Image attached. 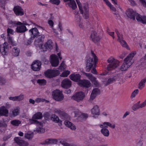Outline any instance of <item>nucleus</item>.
Segmentation results:
<instances>
[{"mask_svg":"<svg viewBox=\"0 0 146 146\" xmlns=\"http://www.w3.org/2000/svg\"><path fill=\"white\" fill-rule=\"evenodd\" d=\"M37 82L40 86H44L46 84V80L44 79H38Z\"/></svg>","mask_w":146,"mask_h":146,"instance_id":"obj_40","label":"nucleus"},{"mask_svg":"<svg viewBox=\"0 0 146 146\" xmlns=\"http://www.w3.org/2000/svg\"><path fill=\"white\" fill-rule=\"evenodd\" d=\"M37 131L39 133H42L44 132L45 131V129L44 128L40 127H39L36 129Z\"/></svg>","mask_w":146,"mask_h":146,"instance_id":"obj_49","label":"nucleus"},{"mask_svg":"<svg viewBox=\"0 0 146 146\" xmlns=\"http://www.w3.org/2000/svg\"><path fill=\"white\" fill-rule=\"evenodd\" d=\"M19 113V109L18 108H15L12 111V115L14 116H17Z\"/></svg>","mask_w":146,"mask_h":146,"instance_id":"obj_42","label":"nucleus"},{"mask_svg":"<svg viewBox=\"0 0 146 146\" xmlns=\"http://www.w3.org/2000/svg\"><path fill=\"white\" fill-rule=\"evenodd\" d=\"M60 143L64 146H70V145L67 143L66 140L65 139H61Z\"/></svg>","mask_w":146,"mask_h":146,"instance_id":"obj_43","label":"nucleus"},{"mask_svg":"<svg viewBox=\"0 0 146 146\" xmlns=\"http://www.w3.org/2000/svg\"><path fill=\"white\" fill-rule=\"evenodd\" d=\"M78 118L81 117L82 118L86 119L88 117V115L87 113H82L80 116H78Z\"/></svg>","mask_w":146,"mask_h":146,"instance_id":"obj_54","label":"nucleus"},{"mask_svg":"<svg viewBox=\"0 0 146 146\" xmlns=\"http://www.w3.org/2000/svg\"><path fill=\"white\" fill-rule=\"evenodd\" d=\"M52 48L53 42L50 39H48L43 46L42 47V49L43 51H46L47 49L51 50Z\"/></svg>","mask_w":146,"mask_h":146,"instance_id":"obj_14","label":"nucleus"},{"mask_svg":"<svg viewBox=\"0 0 146 146\" xmlns=\"http://www.w3.org/2000/svg\"><path fill=\"white\" fill-rule=\"evenodd\" d=\"M42 115L40 112H37L35 113L33 116L32 118L35 119H40L42 117Z\"/></svg>","mask_w":146,"mask_h":146,"instance_id":"obj_33","label":"nucleus"},{"mask_svg":"<svg viewBox=\"0 0 146 146\" xmlns=\"http://www.w3.org/2000/svg\"><path fill=\"white\" fill-rule=\"evenodd\" d=\"M6 82L5 80L1 77H0V85L5 84Z\"/></svg>","mask_w":146,"mask_h":146,"instance_id":"obj_57","label":"nucleus"},{"mask_svg":"<svg viewBox=\"0 0 146 146\" xmlns=\"http://www.w3.org/2000/svg\"><path fill=\"white\" fill-rule=\"evenodd\" d=\"M72 85V82L68 79H64L61 82V86L64 88L67 89L70 88Z\"/></svg>","mask_w":146,"mask_h":146,"instance_id":"obj_13","label":"nucleus"},{"mask_svg":"<svg viewBox=\"0 0 146 146\" xmlns=\"http://www.w3.org/2000/svg\"><path fill=\"white\" fill-rule=\"evenodd\" d=\"M57 142V140L56 139H46L44 142H42V145L54 144H55Z\"/></svg>","mask_w":146,"mask_h":146,"instance_id":"obj_24","label":"nucleus"},{"mask_svg":"<svg viewBox=\"0 0 146 146\" xmlns=\"http://www.w3.org/2000/svg\"><path fill=\"white\" fill-rule=\"evenodd\" d=\"M25 137L28 139H32L33 137V133H28L25 134Z\"/></svg>","mask_w":146,"mask_h":146,"instance_id":"obj_44","label":"nucleus"},{"mask_svg":"<svg viewBox=\"0 0 146 146\" xmlns=\"http://www.w3.org/2000/svg\"><path fill=\"white\" fill-rule=\"evenodd\" d=\"M54 112L59 115L61 118L64 119L67 117L68 115L65 113L63 111L61 110L58 109H55L54 111Z\"/></svg>","mask_w":146,"mask_h":146,"instance_id":"obj_18","label":"nucleus"},{"mask_svg":"<svg viewBox=\"0 0 146 146\" xmlns=\"http://www.w3.org/2000/svg\"><path fill=\"white\" fill-rule=\"evenodd\" d=\"M21 121L18 119L13 120L11 121V124L13 125L17 126L21 123Z\"/></svg>","mask_w":146,"mask_h":146,"instance_id":"obj_36","label":"nucleus"},{"mask_svg":"<svg viewBox=\"0 0 146 146\" xmlns=\"http://www.w3.org/2000/svg\"><path fill=\"white\" fill-rule=\"evenodd\" d=\"M21 24V22L19 21H11L9 23V25L10 27H14L17 25H20Z\"/></svg>","mask_w":146,"mask_h":146,"instance_id":"obj_35","label":"nucleus"},{"mask_svg":"<svg viewBox=\"0 0 146 146\" xmlns=\"http://www.w3.org/2000/svg\"><path fill=\"white\" fill-rule=\"evenodd\" d=\"M100 125H102L103 126L106 128H107L109 126L112 129H114L115 127L114 124H111L109 122H105L103 123L102 124Z\"/></svg>","mask_w":146,"mask_h":146,"instance_id":"obj_32","label":"nucleus"},{"mask_svg":"<svg viewBox=\"0 0 146 146\" xmlns=\"http://www.w3.org/2000/svg\"><path fill=\"white\" fill-rule=\"evenodd\" d=\"M50 1L52 3L57 5H58L60 2V1L59 0H50Z\"/></svg>","mask_w":146,"mask_h":146,"instance_id":"obj_50","label":"nucleus"},{"mask_svg":"<svg viewBox=\"0 0 146 146\" xmlns=\"http://www.w3.org/2000/svg\"><path fill=\"white\" fill-rule=\"evenodd\" d=\"M70 72L68 70H66L63 72L60 75V76L62 77H66L70 74Z\"/></svg>","mask_w":146,"mask_h":146,"instance_id":"obj_46","label":"nucleus"},{"mask_svg":"<svg viewBox=\"0 0 146 146\" xmlns=\"http://www.w3.org/2000/svg\"><path fill=\"white\" fill-rule=\"evenodd\" d=\"M51 118L53 121L56 123H58L60 120L59 117L55 114H53L52 115Z\"/></svg>","mask_w":146,"mask_h":146,"instance_id":"obj_41","label":"nucleus"},{"mask_svg":"<svg viewBox=\"0 0 146 146\" xmlns=\"http://www.w3.org/2000/svg\"><path fill=\"white\" fill-rule=\"evenodd\" d=\"M7 36H9V34L13 35L14 33L13 30L11 29L8 28L7 30Z\"/></svg>","mask_w":146,"mask_h":146,"instance_id":"obj_52","label":"nucleus"},{"mask_svg":"<svg viewBox=\"0 0 146 146\" xmlns=\"http://www.w3.org/2000/svg\"><path fill=\"white\" fill-rule=\"evenodd\" d=\"M32 39H34L36 37L39 35V33L37 28L35 27L32 28L29 31Z\"/></svg>","mask_w":146,"mask_h":146,"instance_id":"obj_17","label":"nucleus"},{"mask_svg":"<svg viewBox=\"0 0 146 146\" xmlns=\"http://www.w3.org/2000/svg\"><path fill=\"white\" fill-rule=\"evenodd\" d=\"M136 20L139 22H140L143 24H146V17L142 16L139 14L137 15L136 17Z\"/></svg>","mask_w":146,"mask_h":146,"instance_id":"obj_27","label":"nucleus"},{"mask_svg":"<svg viewBox=\"0 0 146 146\" xmlns=\"http://www.w3.org/2000/svg\"><path fill=\"white\" fill-rule=\"evenodd\" d=\"M144 7H146V2L144 0H139Z\"/></svg>","mask_w":146,"mask_h":146,"instance_id":"obj_62","label":"nucleus"},{"mask_svg":"<svg viewBox=\"0 0 146 146\" xmlns=\"http://www.w3.org/2000/svg\"><path fill=\"white\" fill-rule=\"evenodd\" d=\"M41 61L45 64H47L48 63L47 60L44 57H43L42 58Z\"/></svg>","mask_w":146,"mask_h":146,"instance_id":"obj_59","label":"nucleus"},{"mask_svg":"<svg viewBox=\"0 0 146 146\" xmlns=\"http://www.w3.org/2000/svg\"><path fill=\"white\" fill-rule=\"evenodd\" d=\"M145 83L143 79L141 80L138 84V88L140 90L142 89L145 87Z\"/></svg>","mask_w":146,"mask_h":146,"instance_id":"obj_39","label":"nucleus"},{"mask_svg":"<svg viewBox=\"0 0 146 146\" xmlns=\"http://www.w3.org/2000/svg\"><path fill=\"white\" fill-rule=\"evenodd\" d=\"M8 113V110L5 106H2L0 108V115L1 116H7Z\"/></svg>","mask_w":146,"mask_h":146,"instance_id":"obj_28","label":"nucleus"},{"mask_svg":"<svg viewBox=\"0 0 146 146\" xmlns=\"http://www.w3.org/2000/svg\"><path fill=\"white\" fill-rule=\"evenodd\" d=\"M16 101H20L23 100L24 98V95L21 94L19 96H16Z\"/></svg>","mask_w":146,"mask_h":146,"instance_id":"obj_48","label":"nucleus"},{"mask_svg":"<svg viewBox=\"0 0 146 146\" xmlns=\"http://www.w3.org/2000/svg\"><path fill=\"white\" fill-rule=\"evenodd\" d=\"M140 107V105H138L136 104L132 107V109L134 111H136L137 110L141 108Z\"/></svg>","mask_w":146,"mask_h":146,"instance_id":"obj_53","label":"nucleus"},{"mask_svg":"<svg viewBox=\"0 0 146 146\" xmlns=\"http://www.w3.org/2000/svg\"><path fill=\"white\" fill-rule=\"evenodd\" d=\"M44 35H41L38 36L37 39H36L35 42L37 43L42 42L44 40Z\"/></svg>","mask_w":146,"mask_h":146,"instance_id":"obj_34","label":"nucleus"},{"mask_svg":"<svg viewBox=\"0 0 146 146\" xmlns=\"http://www.w3.org/2000/svg\"><path fill=\"white\" fill-rule=\"evenodd\" d=\"M13 11L16 16H22L24 14L23 9L19 6H15Z\"/></svg>","mask_w":146,"mask_h":146,"instance_id":"obj_16","label":"nucleus"},{"mask_svg":"<svg viewBox=\"0 0 146 146\" xmlns=\"http://www.w3.org/2000/svg\"><path fill=\"white\" fill-rule=\"evenodd\" d=\"M85 95L83 92H80L76 93L72 97V98L78 102H80L84 99Z\"/></svg>","mask_w":146,"mask_h":146,"instance_id":"obj_9","label":"nucleus"},{"mask_svg":"<svg viewBox=\"0 0 146 146\" xmlns=\"http://www.w3.org/2000/svg\"><path fill=\"white\" fill-rule=\"evenodd\" d=\"M20 50L17 47H15L12 49V54L14 56H18L19 54Z\"/></svg>","mask_w":146,"mask_h":146,"instance_id":"obj_31","label":"nucleus"},{"mask_svg":"<svg viewBox=\"0 0 146 146\" xmlns=\"http://www.w3.org/2000/svg\"><path fill=\"white\" fill-rule=\"evenodd\" d=\"M50 63L52 66L56 67L59 64V61L58 56L55 54H52L50 57Z\"/></svg>","mask_w":146,"mask_h":146,"instance_id":"obj_12","label":"nucleus"},{"mask_svg":"<svg viewBox=\"0 0 146 146\" xmlns=\"http://www.w3.org/2000/svg\"><path fill=\"white\" fill-rule=\"evenodd\" d=\"M27 30L26 27L23 25H20L17 26L16 29V31L17 33H23Z\"/></svg>","mask_w":146,"mask_h":146,"instance_id":"obj_25","label":"nucleus"},{"mask_svg":"<svg viewBox=\"0 0 146 146\" xmlns=\"http://www.w3.org/2000/svg\"><path fill=\"white\" fill-rule=\"evenodd\" d=\"M92 56L94 58L93 61L92 58L91 57L88 58L86 60V71L89 72L90 69L92 67L94 64V66L96 65V62L98 61V58L97 56L92 51H91Z\"/></svg>","mask_w":146,"mask_h":146,"instance_id":"obj_2","label":"nucleus"},{"mask_svg":"<svg viewBox=\"0 0 146 146\" xmlns=\"http://www.w3.org/2000/svg\"><path fill=\"white\" fill-rule=\"evenodd\" d=\"M139 92V90L138 89H136L134 90L132 93L131 97L132 98L134 97L135 96L138 94Z\"/></svg>","mask_w":146,"mask_h":146,"instance_id":"obj_51","label":"nucleus"},{"mask_svg":"<svg viewBox=\"0 0 146 146\" xmlns=\"http://www.w3.org/2000/svg\"><path fill=\"white\" fill-rule=\"evenodd\" d=\"M69 77L71 80L74 82H79L81 80V76L79 74H72L69 76Z\"/></svg>","mask_w":146,"mask_h":146,"instance_id":"obj_21","label":"nucleus"},{"mask_svg":"<svg viewBox=\"0 0 146 146\" xmlns=\"http://www.w3.org/2000/svg\"><path fill=\"white\" fill-rule=\"evenodd\" d=\"M92 92L97 96L100 93V91L99 89L95 88L93 90Z\"/></svg>","mask_w":146,"mask_h":146,"instance_id":"obj_47","label":"nucleus"},{"mask_svg":"<svg viewBox=\"0 0 146 146\" xmlns=\"http://www.w3.org/2000/svg\"><path fill=\"white\" fill-rule=\"evenodd\" d=\"M115 79L114 77L110 78L106 82V86H107L110 84L115 82Z\"/></svg>","mask_w":146,"mask_h":146,"instance_id":"obj_38","label":"nucleus"},{"mask_svg":"<svg viewBox=\"0 0 146 146\" xmlns=\"http://www.w3.org/2000/svg\"><path fill=\"white\" fill-rule=\"evenodd\" d=\"M64 2H66L69 1V2L67 3L68 6L70 7L72 9H75L77 8V5L75 1L74 0H64Z\"/></svg>","mask_w":146,"mask_h":146,"instance_id":"obj_26","label":"nucleus"},{"mask_svg":"<svg viewBox=\"0 0 146 146\" xmlns=\"http://www.w3.org/2000/svg\"><path fill=\"white\" fill-rule=\"evenodd\" d=\"M100 37L96 31H94L91 32L90 36V40L94 43H96L100 41Z\"/></svg>","mask_w":146,"mask_h":146,"instance_id":"obj_10","label":"nucleus"},{"mask_svg":"<svg viewBox=\"0 0 146 146\" xmlns=\"http://www.w3.org/2000/svg\"><path fill=\"white\" fill-rule=\"evenodd\" d=\"M79 84L81 86L86 88L90 87L91 85L89 80L85 79L80 80L79 82Z\"/></svg>","mask_w":146,"mask_h":146,"instance_id":"obj_20","label":"nucleus"},{"mask_svg":"<svg viewBox=\"0 0 146 146\" xmlns=\"http://www.w3.org/2000/svg\"><path fill=\"white\" fill-rule=\"evenodd\" d=\"M115 32L117 34L118 38L117 41L119 42L122 46L129 49V47L125 41L123 40V35L121 34L117 29H115Z\"/></svg>","mask_w":146,"mask_h":146,"instance_id":"obj_7","label":"nucleus"},{"mask_svg":"<svg viewBox=\"0 0 146 146\" xmlns=\"http://www.w3.org/2000/svg\"><path fill=\"white\" fill-rule=\"evenodd\" d=\"M52 98L57 101H60L63 100L64 96L62 92L58 90H56L52 93Z\"/></svg>","mask_w":146,"mask_h":146,"instance_id":"obj_5","label":"nucleus"},{"mask_svg":"<svg viewBox=\"0 0 146 146\" xmlns=\"http://www.w3.org/2000/svg\"><path fill=\"white\" fill-rule=\"evenodd\" d=\"M126 14L128 17L133 20H135V17H136L137 15L138 14L135 11L131 9H128L127 10Z\"/></svg>","mask_w":146,"mask_h":146,"instance_id":"obj_11","label":"nucleus"},{"mask_svg":"<svg viewBox=\"0 0 146 146\" xmlns=\"http://www.w3.org/2000/svg\"><path fill=\"white\" fill-rule=\"evenodd\" d=\"M135 54V52H133L129 54L124 59V62L120 68L121 71L126 70L132 64L133 62L131 60Z\"/></svg>","mask_w":146,"mask_h":146,"instance_id":"obj_1","label":"nucleus"},{"mask_svg":"<svg viewBox=\"0 0 146 146\" xmlns=\"http://www.w3.org/2000/svg\"><path fill=\"white\" fill-rule=\"evenodd\" d=\"M7 126V124L5 122L1 121H0V127H6Z\"/></svg>","mask_w":146,"mask_h":146,"instance_id":"obj_56","label":"nucleus"},{"mask_svg":"<svg viewBox=\"0 0 146 146\" xmlns=\"http://www.w3.org/2000/svg\"><path fill=\"white\" fill-rule=\"evenodd\" d=\"M6 0H0V6L4 10L5 9V5Z\"/></svg>","mask_w":146,"mask_h":146,"instance_id":"obj_45","label":"nucleus"},{"mask_svg":"<svg viewBox=\"0 0 146 146\" xmlns=\"http://www.w3.org/2000/svg\"><path fill=\"white\" fill-rule=\"evenodd\" d=\"M45 101H47L44 99H42L40 98H36L35 100V102L36 103H39L41 102H44Z\"/></svg>","mask_w":146,"mask_h":146,"instance_id":"obj_55","label":"nucleus"},{"mask_svg":"<svg viewBox=\"0 0 146 146\" xmlns=\"http://www.w3.org/2000/svg\"><path fill=\"white\" fill-rule=\"evenodd\" d=\"M143 140L141 139H140L136 143V146H142L143 145Z\"/></svg>","mask_w":146,"mask_h":146,"instance_id":"obj_60","label":"nucleus"},{"mask_svg":"<svg viewBox=\"0 0 146 146\" xmlns=\"http://www.w3.org/2000/svg\"><path fill=\"white\" fill-rule=\"evenodd\" d=\"M9 49V46L7 43L5 42L2 47L0 48V52L3 55H6L8 50Z\"/></svg>","mask_w":146,"mask_h":146,"instance_id":"obj_22","label":"nucleus"},{"mask_svg":"<svg viewBox=\"0 0 146 146\" xmlns=\"http://www.w3.org/2000/svg\"><path fill=\"white\" fill-rule=\"evenodd\" d=\"M82 73L83 74L85 75L92 82L96 79V78L93 76V75L90 73H88L85 72H83Z\"/></svg>","mask_w":146,"mask_h":146,"instance_id":"obj_30","label":"nucleus"},{"mask_svg":"<svg viewBox=\"0 0 146 146\" xmlns=\"http://www.w3.org/2000/svg\"><path fill=\"white\" fill-rule=\"evenodd\" d=\"M91 113L95 117L96 115L98 116L100 115V111L99 106L97 105L94 106L91 109Z\"/></svg>","mask_w":146,"mask_h":146,"instance_id":"obj_19","label":"nucleus"},{"mask_svg":"<svg viewBox=\"0 0 146 146\" xmlns=\"http://www.w3.org/2000/svg\"><path fill=\"white\" fill-rule=\"evenodd\" d=\"M76 2L79 9L80 13L83 14V16L86 19H88L89 17V8L87 5H85L82 8L79 0H76Z\"/></svg>","mask_w":146,"mask_h":146,"instance_id":"obj_3","label":"nucleus"},{"mask_svg":"<svg viewBox=\"0 0 146 146\" xmlns=\"http://www.w3.org/2000/svg\"><path fill=\"white\" fill-rule=\"evenodd\" d=\"M64 124L66 126L70 128L73 130H75L76 129L75 125L68 121L65 120L64 122Z\"/></svg>","mask_w":146,"mask_h":146,"instance_id":"obj_29","label":"nucleus"},{"mask_svg":"<svg viewBox=\"0 0 146 146\" xmlns=\"http://www.w3.org/2000/svg\"><path fill=\"white\" fill-rule=\"evenodd\" d=\"M14 140L15 143L20 146H28L29 145L27 141L22 140L20 137H15Z\"/></svg>","mask_w":146,"mask_h":146,"instance_id":"obj_15","label":"nucleus"},{"mask_svg":"<svg viewBox=\"0 0 146 146\" xmlns=\"http://www.w3.org/2000/svg\"><path fill=\"white\" fill-rule=\"evenodd\" d=\"M45 76L49 78H52L58 75L60 72L57 70L48 69L44 73Z\"/></svg>","mask_w":146,"mask_h":146,"instance_id":"obj_6","label":"nucleus"},{"mask_svg":"<svg viewBox=\"0 0 146 146\" xmlns=\"http://www.w3.org/2000/svg\"><path fill=\"white\" fill-rule=\"evenodd\" d=\"M109 7H110L111 9V10L112 11H116V8L114 7L111 3L110 5H109L108 6Z\"/></svg>","mask_w":146,"mask_h":146,"instance_id":"obj_63","label":"nucleus"},{"mask_svg":"<svg viewBox=\"0 0 146 146\" xmlns=\"http://www.w3.org/2000/svg\"><path fill=\"white\" fill-rule=\"evenodd\" d=\"M96 96H96V95L94 94L92 92L89 100L91 102L92 100H93L94 99Z\"/></svg>","mask_w":146,"mask_h":146,"instance_id":"obj_58","label":"nucleus"},{"mask_svg":"<svg viewBox=\"0 0 146 146\" xmlns=\"http://www.w3.org/2000/svg\"><path fill=\"white\" fill-rule=\"evenodd\" d=\"M146 105V100L143 103H141L140 104V107L142 108Z\"/></svg>","mask_w":146,"mask_h":146,"instance_id":"obj_64","label":"nucleus"},{"mask_svg":"<svg viewBox=\"0 0 146 146\" xmlns=\"http://www.w3.org/2000/svg\"><path fill=\"white\" fill-rule=\"evenodd\" d=\"M41 66V62L38 60L34 61L32 63L31 67L32 69L35 71H39Z\"/></svg>","mask_w":146,"mask_h":146,"instance_id":"obj_8","label":"nucleus"},{"mask_svg":"<svg viewBox=\"0 0 146 146\" xmlns=\"http://www.w3.org/2000/svg\"><path fill=\"white\" fill-rule=\"evenodd\" d=\"M64 64L63 62H62L59 67L58 68L61 70H64L65 69Z\"/></svg>","mask_w":146,"mask_h":146,"instance_id":"obj_61","label":"nucleus"},{"mask_svg":"<svg viewBox=\"0 0 146 146\" xmlns=\"http://www.w3.org/2000/svg\"><path fill=\"white\" fill-rule=\"evenodd\" d=\"M34 119L32 118V119H29V124H39L40 125H41V123L40 122L37 120Z\"/></svg>","mask_w":146,"mask_h":146,"instance_id":"obj_37","label":"nucleus"},{"mask_svg":"<svg viewBox=\"0 0 146 146\" xmlns=\"http://www.w3.org/2000/svg\"><path fill=\"white\" fill-rule=\"evenodd\" d=\"M99 126L102 129L101 130V133L105 136L108 137L110 134V132L109 130L107 128L103 126L102 125H100Z\"/></svg>","mask_w":146,"mask_h":146,"instance_id":"obj_23","label":"nucleus"},{"mask_svg":"<svg viewBox=\"0 0 146 146\" xmlns=\"http://www.w3.org/2000/svg\"><path fill=\"white\" fill-rule=\"evenodd\" d=\"M107 61L110 64L107 66V69L108 70H111L114 69L119 66V61L111 57L109 58Z\"/></svg>","mask_w":146,"mask_h":146,"instance_id":"obj_4","label":"nucleus"}]
</instances>
